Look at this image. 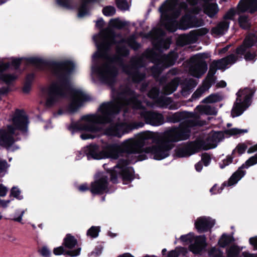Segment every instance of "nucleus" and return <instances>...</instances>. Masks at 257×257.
Masks as SVG:
<instances>
[{"mask_svg": "<svg viewBox=\"0 0 257 257\" xmlns=\"http://www.w3.org/2000/svg\"><path fill=\"white\" fill-rule=\"evenodd\" d=\"M49 66L56 79L52 82L47 89L46 106L51 107L69 93L70 102L67 110L70 113L76 112L85 102L90 100V98L81 89H70L71 74L74 70V64L72 61L65 60L51 62Z\"/></svg>", "mask_w": 257, "mask_h": 257, "instance_id": "f257e3e1", "label": "nucleus"}, {"mask_svg": "<svg viewBox=\"0 0 257 257\" xmlns=\"http://www.w3.org/2000/svg\"><path fill=\"white\" fill-rule=\"evenodd\" d=\"M112 101L104 102L100 105L97 112L93 114H87L81 116L78 122L72 123L69 127L77 130L85 131L91 133L99 132L101 128L99 124H108V126L103 128V135L112 137ZM100 149L101 159L112 157V143L111 140L108 142L102 141Z\"/></svg>", "mask_w": 257, "mask_h": 257, "instance_id": "f03ea898", "label": "nucleus"}, {"mask_svg": "<svg viewBox=\"0 0 257 257\" xmlns=\"http://www.w3.org/2000/svg\"><path fill=\"white\" fill-rule=\"evenodd\" d=\"M112 19H110L108 27L93 37L97 51L92 56L91 75L108 84L112 91Z\"/></svg>", "mask_w": 257, "mask_h": 257, "instance_id": "7ed1b4c3", "label": "nucleus"}, {"mask_svg": "<svg viewBox=\"0 0 257 257\" xmlns=\"http://www.w3.org/2000/svg\"><path fill=\"white\" fill-rule=\"evenodd\" d=\"M138 143L128 144L124 141L118 145L113 142V160H117L119 157H124L125 159H119L116 165L113 167V184L117 181V174L114 169H120V175L122 178L123 183L127 184L134 179L135 171L132 167H127L130 164H134L138 161H142L148 158L145 154L137 155V149L140 147Z\"/></svg>", "mask_w": 257, "mask_h": 257, "instance_id": "20e7f679", "label": "nucleus"}, {"mask_svg": "<svg viewBox=\"0 0 257 257\" xmlns=\"http://www.w3.org/2000/svg\"><path fill=\"white\" fill-rule=\"evenodd\" d=\"M149 140H151L153 142L155 141L154 134L148 132L141 134L138 139H129L125 141L128 144L135 143L140 144V147L137 149L139 152L137 155L145 154L147 156V154L149 155L150 158L156 160H162L170 155V151L174 145L169 143L164 135L156 141L155 145L144 148Z\"/></svg>", "mask_w": 257, "mask_h": 257, "instance_id": "39448f33", "label": "nucleus"}, {"mask_svg": "<svg viewBox=\"0 0 257 257\" xmlns=\"http://www.w3.org/2000/svg\"><path fill=\"white\" fill-rule=\"evenodd\" d=\"M12 124L8 125L7 129L0 130V145L9 148L14 142L13 135L15 131L26 132L29 124L28 118L23 111L17 110L12 119Z\"/></svg>", "mask_w": 257, "mask_h": 257, "instance_id": "423d86ee", "label": "nucleus"}, {"mask_svg": "<svg viewBox=\"0 0 257 257\" xmlns=\"http://www.w3.org/2000/svg\"><path fill=\"white\" fill-rule=\"evenodd\" d=\"M178 5V0H166L159 9V12L161 14L162 25L167 31L172 33L176 31L177 29L176 22L168 14V12L173 11V15L175 18H177L181 13L180 9L176 8Z\"/></svg>", "mask_w": 257, "mask_h": 257, "instance_id": "0eeeda50", "label": "nucleus"}, {"mask_svg": "<svg viewBox=\"0 0 257 257\" xmlns=\"http://www.w3.org/2000/svg\"><path fill=\"white\" fill-rule=\"evenodd\" d=\"M256 90V88L253 86L252 88L245 87L238 91L236 94V101L231 111V116L232 117L240 115L250 105Z\"/></svg>", "mask_w": 257, "mask_h": 257, "instance_id": "6e6552de", "label": "nucleus"}, {"mask_svg": "<svg viewBox=\"0 0 257 257\" xmlns=\"http://www.w3.org/2000/svg\"><path fill=\"white\" fill-rule=\"evenodd\" d=\"M195 125L194 121L192 120L182 122L179 127H174L165 131L163 135L171 144L186 140L190 137V127Z\"/></svg>", "mask_w": 257, "mask_h": 257, "instance_id": "1a4fd4ad", "label": "nucleus"}, {"mask_svg": "<svg viewBox=\"0 0 257 257\" xmlns=\"http://www.w3.org/2000/svg\"><path fill=\"white\" fill-rule=\"evenodd\" d=\"M205 142L203 140L190 141L184 146L177 148L175 150L176 157L178 158L188 157L201 150V147L204 146Z\"/></svg>", "mask_w": 257, "mask_h": 257, "instance_id": "9d476101", "label": "nucleus"}, {"mask_svg": "<svg viewBox=\"0 0 257 257\" xmlns=\"http://www.w3.org/2000/svg\"><path fill=\"white\" fill-rule=\"evenodd\" d=\"M139 95L136 91L126 86L118 93L119 100L126 106H138L141 104L138 99Z\"/></svg>", "mask_w": 257, "mask_h": 257, "instance_id": "9b49d317", "label": "nucleus"}, {"mask_svg": "<svg viewBox=\"0 0 257 257\" xmlns=\"http://www.w3.org/2000/svg\"><path fill=\"white\" fill-rule=\"evenodd\" d=\"M257 164V155L250 157L243 163L238 169L234 172L228 179V185L232 186L236 184L246 174V171L244 169H247L250 166Z\"/></svg>", "mask_w": 257, "mask_h": 257, "instance_id": "f8f14e48", "label": "nucleus"}, {"mask_svg": "<svg viewBox=\"0 0 257 257\" xmlns=\"http://www.w3.org/2000/svg\"><path fill=\"white\" fill-rule=\"evenodd\" d=\"M108 177L102 173H98L91 183L90 191L92 194H102L108 190Z\"/></svg>", "mask_w": 257, "mask_h": 257, "instance_id": "ddd939ff", "label": "nucleus"}, {"mask_svg": "<svg viewBox=\"0 0 257 257\" xmlns=\"http://www.w3.org/2000/svg\"><path fill=\"white\" fill-rule=\"evenodd\" d=\"M226 135L224 131L215 132L212 131L205 140V144L204 147H201V150H207L215 148L217 147V143L222 140Z\"/></svg>", "mask_w": 257, "mask_h": 257, "instance_id": "4468645a", "label": "nucleus"}, {"mask_svg": "<svg viewBox=\"0 0 257 257\" xmlns=\"http://www.w3.org/2000/svg\"><path fill=\"white\" fill-rule=\"evenodd\" d=\"M215 220L209 217L201 216L197 218L194 225L199 233L206 232L211 230L215 225Z\"/></svg>", "mask_w": 257, "mask_h": 257, "instance_id": "2eb2a0df", "label": "nucleus"}, {"mask_svg": "<svg viewBox=\"0 0 257 257\" xmlns=\"http://www.w3.org/2000/svg\"><path fill=\"white\" fill-rule=\"evenodd\" d=\"M190 60L192 64L190 67V71L193 76L199 78L206 73L207 70V64L205 61L194 59L192 56Z\"/></svg>", "mask_w": 257, "mask_h": 257, "instance_id": "dca6fc26", "label": "nucleus"}, {"mask_svg": "<svg viewBox=\"0 0 257 257\" xmlns=\"http://www.w3.org/2000/svg\"><path fill=\"white\" fill-rule=\"evenodd\" d=\"M208 32V30L206 28L192 30L188 34H183L180 36L179 41L182 45L191 43L197 39L198 36H202L206 35Z\"/></svg>", "mask_w": 257, "mask_h": 257, "instance_id": "f3484780", "label": "nucleus"}, {"mask_svg": "<svg viewBox=\"0 0 257 257\" xmlns=\"http://www.w3.org/2000/svg\"><path fill=\"white\" fill-rule=\"evenodd\" d=\"M256 43L257 38L255 35L250 33L245 37L242 44L236 48L235 52L237 55L242 56L248 49L254 46Z\"/></svg>", "mask_w": 257, "mask_h": 257, "instance_id": "a211bd4d", "label": "nucleus"}, {"mask_svg": "<svg viewBox=\"0 0 257 257\" xmlns=\"http://www.w3.org/2000/svg\"><path fill=\"white\" fill-rule=\"evenodd\" d=\"M145 122L147 124L153 126H159L164 122V118L162 114L152 111H148L142 114Z\"/></svg>", "mask_w": 257, "mask_h": 257, "instance_id": "6ab92c4d", "label": "nucleus"}, {"mask_svg": "<svg viewBox=\"0 0 257 257\" xmlns=\"http://www.w3.org/2000/svg\"><path fill=\"white\" fill-rule=\"evenodd\" d=\"M207 246L206 237L205 235H201L195 237L194 243L189 246V249L194 254H201Z\"/></svg>", "mask_w": 257, "mask_h": 257, "instance_id": "aec40b11", "label": "nucleus"}, {"mask_svg": "<svg viewBox=\"0 0 257 257\" xmlns=\"http://www.w3.org/2000/svg\"><path fill=\"white\" fill-rule=\"evenodd\" d=\"M148 55L151 61L154 63V65L151 68L152 73L154 75H160L166 68L161 59L155 52L152 50L150 51Z\"/></svg>", "mask_w": 257, "mask_h": 257, "instance_id": "412c9836", "label": "nucleus"}, {"mask_svg": "<svg viewBox=\"0 0 257 257\" xmlns=\"http://www.w3.org/2000/svg\"><path fill=\"white\" fill-rule=\"evenodd\" d=\"M238 9L239 12L254 14L257 12V0H240Z\"/></svg>", "mask_w": 257, "mask_h": 257, "instance_id": "4be33fe9", "label": "nucleus"}, {"mask_svg": "<svg viewBox=\"0 0 257 257\" xmlns=\"http://www.w3.org/2000/svg\"><path fill=\"white\" fill-rule=\"evenodd\" d=\"M84 151L88 159L101 160L100 149L97 145H90L84 148Z\"/></svg>", "mask_w": 257, "mask_h": 257, "instance_id": "5701e85b", "label": "nucleus"}, {"mask_svg": "<svg viewBox=\"0 0 257 257\" xmlns=\"http://www.w3.org/2000/svg\"><path fill=\"white\" fill-rule=\"evenodd\" d=\"M179 56L177 52L171 51L167 55H164L161 59L166 68H168L174 65Z\"/></svg>", "mask_w": 257, "mask_h": 257, "instance_id": "b1692460", "label": "nucleus"}, {"mask_svg": "<svg viewBox=\"0 0 257 257\" xmlns=\"http://www.w3.org/2000/svg\"><path fill=\"white\" fill-rule=\"evenodd\" d=\"M85 1L81 7L79 9V12L78 14V17L79 18H82L85 15H86L88 13V11L87 9V6L86 2H88L91 1V0H83ZM57 3L61 6L68 8L69 7V0H57Z\"/></svg>", "mask_w": 257, "mask_h": 257, "instance_id": "393cba45", "label": "nucleus"}, {"mask_svg": "<svg viewBox=\"0 0 257 257\" xmlns=\"http://www.w3.org/2000/svg\"><path fill=\"white\" fill-rule=\"evenodd\" d=\"M203 12L210 18H213L218 12L219 9L217 4H204L203 5Z\"/></svg>", "mask_w": 257, "mask_h": 257, "instance_id": "a878e982", "label": "nucleus"}, {"mask_svg": "<svg viewBox=\"0 0 257 257\" xmlns=\"http://www.w3.org/2000/svg\"><path fill=\"white\" fill-rule=\"evenodd\" d=\"M193 16L186 14L182 17L179 22V29L183 30L191 28Z\"/></svg>", "mask_w": 257, "mask_h": 257, "instance_id": "bb28decb", "label": "nucleus"}, {"mask_svg": "<svg viewBox=\"0 0 257 257\" xmlns=\"http://www.w3.org/2000/svg\"><path fill=\"white\" fill-rule=\"evenodd\" d=\"M188 117H189V113L187 112H177L169 116L168 117V120L171 122L176 123Z\"/></svg>", "mask_w": 257, "mask_h": 257, "instance_id": "cd10ccee", "label": "nucleus"}, {"mask_svg": "<svg viewBox=\"0 0 257 257\" xmlns=\"http://www.w3.org/2000/svg\"><path fill=\"white\" fill-rule=\"evenodd\" d=\"M179 85L178 78H175L167 83L163 87L164 93L166 95H170L175 91Z\"/></svg>", "mask_w": 257, "mask_h": 257, "instance_id": "c85d7f7f", "label": "nucleus"}, {"mask_svg": "<svg viewBox=\"0 0 257 257\" xmlns=\"http://www.w3.org/2000/svg\"><path fill=\"white\" fill-rule=\"evenodd\" d=\"M139 65H137L136 68H135L132 74L131 75L130 78L132 81L135 83H139L142 81L146 77V74L144 73L141 72L139 70Z\"/></svg>", "mask_w": 257, "mask_h": 257, "instance_id": "c756f323", "label": "nucleus"}, {"mask_svg": "<svg viewBox=\"0 0 257 257\" xmlns=\"http://www.w3.org/2000/svg\"><path fill=\"white\" fill-rule=\"evenodd\" d=\"M238 23L239 27L243 30H246L251 28V23L247 15H240L238 19Z\"/></svg>", "mask_w": 257, "mask_h": 257, "instance_id": "7c9ffc66", "label": "nucleus"}, {"mask_svg": "<svg viewBox=\"0 0 257 257\" xmlns=\"http://www.w3.org/2000/svg\"><path fill=\"white\" fill-rule=\"evenodd\" d=\"M119 127L121 129H124V131L120 132L117 127L113 123V137L120 138L123 134L128 133V131L132 129L131 125L126 124H122L119 126Z\"/></svg>", "mask_w": 257, "mask_h": 257, "instance_id": "2f4dec72", "label": "nucleus"}, {"mask_svg": "<svg viewBox=\"0 0 257 257\" xmlns=\"http://www.w3.org/2000/svg\"><path fill=\"white\" fill-rule=\"evenodd\" d=\"M121 43L126 44L131 49L135 51H137L141 48V44L137 42L134 36H132L127 39H122L121 40Z\"/></svg>", "mask_w": 257, "mask_h": 257, "instance_id": "473e14b6", "label": "nucleus"}, {"mask_svg": "<svg viewBox=\"0 0 257 257\" xmlns=\"http://www.w3.org/2000/svg\"><path fill=\"white\" fill-rule=\"evenodd\" d=\"M234 240L232 236L223 233L219 238L218 244L221 247H225Z\"/></svg>", "mask_w": 257, "mask_h": 257, "instance_id": "72a5a7b5", "label": "nucleus"}, {"mask_svg": "<svg viewBox=\"0 0 257 257\" xmlns=\"http://www.w3.org/2000/svg\"><path fill=\"white\" fill-rule=\"evenodd\" d=\"M241 14H243L242 12H239L238 9V5H237L236 8L235 9L234 8H230L223 16V19L224 20H234V16L236 15H240Z\"/></svg>", "mask_w": 257, "mask_h": 257, "instance_id": "f704fd0d", "label": "nucleus"}, {"mask_svg": "<svg viewBox=\"0 0 257 257\" xmlns=\"http://www.w3.org/2000/svg\"><path fill=\"white\" fill-rule=\"evenodd\" d=\"M76 239L70 234H67L64 240V244L68 248H72L77 244Z\"/></svg>", "mask_w": 257, "mask_h": 257, "instance_id": "c9c22d12", "label": "nucleus"}, {"mask_svg": "<svg viewBox=\"0 0 257 257\" xmlns=\"http://www.w3.org/2000/svg\"><path fill=\"white\" fill-rule=\"evenodd\" d=\"M140 65V62L138 61L133 62L131 65L123 64L121 67L122 71L130 77L134 70L136 68L137 65Z\"/></svg>", "mask_w": 257, "mask_h": 257, "instance_id": "e433bc0d", "label": "nucleus"}, {"mask_svg": "<svg viewBox=\"0 0 257 257\" xmlns=\"http://www.w3.org/2000/svg\"><path fill=\"white\" fill-rule=\"evenodd\" d=\"M221 100V96L217 93H212L202 100L204 103H212L219 102Z\"/></svg>", "mask_w": 257, "mask_h": 257, "instance_id": "4c0bfd02", "label": "nucleus"}, {"mask_svg": "<svg viewBox=\"0 0 257 257\" xmlns=\"http://www.w3.org/2000/svg\"><path fill=\"white\" fill-rule=\"evenodd\" d=\"M235 150H233L231 155H227L225 159L222 160L221 162L219 163V167L221 169H224L225 167L232 163L233 159L235 157Z\"/></svg>", "mask_w": 257, "mask_h": 257, "instance_id": "58836bf2", "label": "nucleus"}, {"mask_svg": "<svg viewBox=\"0 0 257 257\" xmlns=\"http://www.w3.org/2000/svg\"><path fill=\"white\" fill-rule=\"evenodd\" d=\"M128 24V22L122 21L119 18L113 19V29L122 30Z\"/></svg>", "mask_w": 257, "mask_h": 257, "instance_id": "ea45409f", "label": "nucleus"}, {"mask_svg": "<svg viewBox=\"0 0 257 257\" xmlns=\"http://www.w3.org/2000/svg\"><path fill=\"white\" fill-rule=\"evenodd\" d=\"M115 4L120 11L125 12L130 9V6L126 0H115Z\"/></svg>", "mask_w": 257, "mask_h": 257, "instance_id": "a19ab883", "label": "nucleus"}, {"mask_svg": "<svg viewBox=\"0 0 257 257\" xmlns=\"http://www.w3.org/2000/svg\"><path fill=\"white\" fill-rule=\"evenodd\" d=\"M247 132V130L246 129H238L237 128H232L224 131L225 134L229 136L239 135L241 134L246 133Z\"/></svg>", "mask_w": 257, "mask_h": 257, "instance_id": "79ce46f5", "label": "nucleus"}, {"mask_svg": "<svg viewBox=\"0 0 257 257\" xmlns=\"http://www.w3.org/2000/svg\"><path fill=\"white\" fill-rule=\"evenodd\" d=\"M216 78L215 76L207 75L203 82V86L205 89H209L215 82Z\"/></svg>", "mask_w": 257, "mask_h": 257, "instance_id": "37998d69", "label": "nucleus"}, {"mask_svg": "<svg viewBox=\"0 0 257 257\" xmlns=\"http://www.w3.org/2000/svg\"><path fill=\"white\" fill-rule=\"evenodd\" d=\"M100 231L99 226H92L87 230V235L91 238H96L98 236Z\"/></svg>", "mask_w": 257, "mask_h": 257, "instance_id": "c03bdc74", "label": "nucleus"}, {"mask_svg": "<svg viewBox=\"0 0 257 257\" xmlns=\"http://www.w3.org/2000/svg\"><path fill=\"white\" fill-rule=\"evenodd\" d=\"M223 251L215 247H211L208 251L209 257H223Z\"/></svg>", "mask_w": 257, "mask_h": 257, "instance_id": "a18cd8bd", "label": "nucleus"}, {"mask_svg": "<svg viewBox=\"0 0 257 257\" xmlns=\"http://www.w3.org/2000/svg\"><path fill=\"white\" fill-rule=\"evenodd\" d=\"M228 181L227 182H226V181L224 182L222 184L221 186L220 187H219L218 188H217V184H215L210 189V192L213 194H215L217 193H220L222 192V191L223 190V189H224V187L229 186L228 185Z\"/></svg>", "mask_w": 257, "mask_h": 257, "instance_id": "49530a36", "label": "nucleus"}, {"mask_svg": "<svg viewBox=\"0 0 257 257\" xmlns=\"http://www.w3.org/2000/svg\"><path fill=\"white\" fill-rule=\"evenodd\" d=\"M227 257H238L239 250L236 246H232L227 249Z\"/></svg>", "mask_w": 257, "mask_h": 257, "instance_id": "de8ad7c7", "label": "nucleus"}, {"mask_svg": "<svg viewBox=\"0 0 257 257\" xmlns=\"http://www.w3.org/2000/svg\"><path fill=\"white\" fill-rule=\"evenodd\" d=\"M116 51L119 55L123 57H127L130 53L129 49L124 45L118 47Z\"/></svg>", "mask_w": 257, "mask_h": 257, "instance_id": "09e8293b", "label": "nucleus"}, {"mask_svg": "<svg viewBox=\"0 0 257 257\" xmlns=\"http://www.w3.org/2000/svg\"><path fill=\"white\" fill-rule=\"evenodd\" d=\"M27 61L28 63L33 64L40 68H42V65L44 63V62L41 59L34 57L28 58Z\"/></svg>", "mask_w": 257, "mask_h": 257, "instance_id": "8fccbe9b", "label": "nucleus"}, {"mask_svg": "<svg viewBox=\"0 0 257 257\" xmlns=\"http://www.w3.org/2000/svg\"><path fill=\"white\" fill-rule=\"evenodd\" d=\"M225 60L222 59L217 60H213L212 63L215 64V66L217 67V69H225L226 66Z\"/></svg>", "mask_w": 257, "mask_h": 257, "instance_id": "3c124183", "label": "nucleus"}, {"mask_svg": "<svg viewBox=\"0 0 257 257\" xmlns=\"http://www.w3.org/2000/svg\"><path fill=\"white\" fill-rule=\"evenodd\" d=\"M244 55V58L246 61H254L256 56V53L255 51L251 52L250 51H246Z\"/></svg>", "mask_w": 257, "mask_h": 257, "instance_id": "603ef678", "label": "nucleus"}, {"mask_svg": "<svg viewBox=\"0 0 257 257\" xmlns=\"http://www.w3.org/2000/svg\"><path fill=\"white\" fill-rule=\"evenodd\" d=\"M222 60H225V62H226V64L228 65L229 64L235 63L237 60V57L235 55L231 54L223 58Z\"/></svg>", "mask_w": 257, "mask_h": 257, "instance_id": "864d4df0", "label": "nucleus"}, {"mask_svg": "<svg viewBox=\"0 0 257 257\" xmlns=\"http://www.w3.org/2000/svg\"><path fill=\"white\" fill-rule=\"evenodd\" d=\"M247 148V146L244 143H239L236 146L235 151H236L239 155L244 154Z\"/></svg>", "mask_w": 257, "mask_h": 257, "instance_id": "5fc2aeb1", "label": "nucleus"}, {"mask_svg": "<svg viewBox=\"0 0 257 257\" xmlns=\"http://www.w3.org/2000/svg\"><path fill=\"white\" fill-rule=\"evenodd\" d=\"M204 24L202 19H198L196 17L193 16L191 28L199 27L203 26Z\"/></svg>", "mask_w": 257, "mask_h": 257, "instance_id": "6e6d98bb", "label": "nucleus"}, {"mask_svg": "<svg viewBox=\"0 0 257 257\" xmlns=\"http://www.w3.org/2000/svg\"><path fill=\"white\" fill-rule=\"evenodd\" d=\"M210 156L207 153L202 154L201 157V161L203 162L205 166H208L211 162Z\"/></svg>", "mask_w": 257, "mask_h": 257, "instance_id": "4d7b16f0", "label": "nucleus"}, {"mask_svg": "<svg viewBox=\"0 0 257 257\" xmlns=\"http://www.w3.org/2000/svg\"><path fill=\"white\" fill-rule=\"evenodd\" d=\"M193 235H191V233H189L187 234L181 235L180 239L183 242L189 243L193 241Z\"/></svg>", "mask_w": 257, "mask_h": 257, "instance_id": "13d9d810", "label": "nucleus"}, {"mask_svg": "<svg viewBox=\"0 0 257 257\" xmlns=\"http://www.w3.org/2000/svg\"><path fill=\"white\" fill-rule=\"evenodd\" d=\"M11 194L14 197L19 200H21L23 198L22 196L21 195L20 190L17 187H14L12 188L11 191Z\"/></svg>", "mask_w": 257, "mask_h": 257, "instance_id": "bf43d9fd", "label": "nucleus"}, {"mask_svg": "<svg viewBox=\"0 0 257 257\" xmlns=\"http://www.w3.org/2000/svg\"><path fill=\"white\" fill-rule=\"evenodd\" d=\"M17 78V76L15 75L7 74L4 75L2 76L3 80L7 83H10Z\"/></svg>", "mask_w": 257, "mask_h": 257, "instance_id": "052dcab7", "label": "nucleus"}, {"mask_svg": "<svg viewBox=\"0 0 257 257\" xmlns=\"http://www.w3.org/2000/svg\"><path fill=\"white\" fill-rule=\"evenodd\" d=\"M230 23L226 21H224L220 22L218 25V27L219 28L220 30L223 33L224 31L227 30L229 27Z\"/></svg>", "mask_w": 257, "mask_h": 257, "instance_id": "680f3d73", "label": "nucleus"}, {"mask_svg": "<svg viewBox=\"0 0 257 257\" xmlns=\"http://www.w3.org/2000/svg\"><path fill=\"white\" fill-rule=\"evenodd\" d=\"M196 109L200 113H209V110L211 109V107L209 106H203V105H197L196 107Z\"/></svg>", "mask_w": 257, "mask_h": 257, "instance_id": "e2e57ef3", "label": "nucleus"}, {"mask_svg": "<svg viewBox=\"0 0 257 257\" xmlns=\"http://www.w3.org/2000/svg\"><path fill=\"white\" fill-rule=\"evenodd\" d=\"M194 59H198L200 61H205V59H207L209 57V55L207 53H198L193 56Z\"/></svg>", "mask_w": 257, "mask_h": 257, "instance_id": "0e129e2a", "label": "nucleus"}, {"mask_svg": "<svg viewBox=\"0 0 257 257\" xmlns=\"http://www.w3.org/2000/svg\"><path fill=\"white\" fill-rule=\"evenodd\" d=\"M204 92V89L202 88H198L192 95V98L196 99L200 97Z\"/></svg>", "mask_w": 257, "mask_h": 257, "instance_id": "69168bd1", "label": "nucleus"}, {"mask_svg": "<svg viewBox=\"0 0 257 257\" xmlns=\"http://www.w3.org/2000/svg\"><path fill=\"white\" fill-rule=\"evenodd\" d=\"M181 253V250H172L168 252L167 255L165 257H179Z\"/></svg>", "mask_w": 257, "mask_h": 257, "instance_id": "338daca9", "label": "nucleus"}, {"mask_svg": "<svg viewBox=\"0 0 257 257\" xmlns=\"http://www.w3.org/2000/svg\"><path fill=\"white\" fill-rule=\"evenodd\" d=\"M40 254L44 257H49L51 254L50 251L45 246L39 250Z\"/></svg>", "mask_w": 257, "mask_h": 257, "instance_id": "774afa93", "label": "nucleus"}]
</instances>
